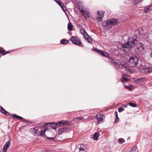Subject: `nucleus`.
<instances>
[{"instance_id": "nucleus-41", "label": "nucleus", "mask_w": 152, "mask_h": 152, "mask_svg": "<svg viewBox=\"0 0 152 152\" xmlns=\"http://www.w3.org/2000/svg\"><path fill=\"white\" fill-rule=\"evenodd\" d=\"M115 115L116 118H118V113L117 111H115Z\"/></svg>"}, {"instance_id": "nucleus-17", "label": "nucleus", "mask_w": 152, "mask_h": 152, "mask_svg": "<svg viewBox=\"0 0 152 152\" xmlns=\"http://www.w3.org/2000/svg\"><path fill=\"white\" fill-rule=\"evenodd\" d=\"M80 32L81 34L83 35L84 38L86 37H88V35L86 32V31L85 29H81L80 30Z\"/></svg>"}, {"instance_id": "nucleus-7", "label": "nucleus", "mask_w": 152, "mask_h": 152, "mask_svg": "<svg viewBox=\"0 0 152 152\" xmlns=\"http://www.w3.org/2000/svg\"><path fill=\"white\" fill-rule=\"evenodd\" d=\"M99 16L97 18V20L98 22H100L102 21L103 19L104 15V12L103 11L99 10L97 12Z\"/></svg>"}, {"instance_id": "nucleus-2", "label": "nucleus", "mask_w": 152, "mask_h": 152, "mask_svg": "<svg viewBox=\"0 0 152 152\" xmlns=\"http://www.w3.org/2000/svg\"><path fill=\"white\" fill-rule=\"evenodd\" d=\"M110 62L117 69L118 68H124L126 71L129 70V67L128 66L127 64L124 62L121 61L120 60H118L116 62L114 61L113 59L110 60Z\"/></svg>"}, {"instance_id": "nucleus-34", "label": "nucleus", "mask_w": 152, "mask_h": 152, "mask_svg": "<svg viewBox=\"0 0 152 152\" xmlns=\"http://www.w3.org/2000/svg\"><path fill=\"white\" fill-rule=\"evenodd\" d=\"M45 130H46L45 129L43 130H42L41 131H39V134L40 135H42V134L43 133H45Z\"/></svg>"}, {"instance_id": "nucleus-9", "label": "nucleus", "mask_w": 152, "mask_h": 152, "mask_svg": "<svg viewBox=\"0 0 152 152\" xmlns=\"http://www.w3.org/2000/svg\"><path fill=\"white\" fill-rule=\"evenodd\" d=\"M70 122L68 121L64 122L63 121H61L59 122L56 124L55 125L56 127L63 126H67L70 124Z\"/></svg>"}, {"instance_id": "nucleus-32", "label": "nucleus", "mask_w": 152, "mask_h": 152, "mask_svg": "<svg viewBox=\"0 0 152 152\" xmlns=\"http://www.w3.org/2000/svg\"><path fill=\"white\" fill-rule=\"evenodd\" d=\"M56 2L59 5H63V3L60 0H56Z\"/></svg>"}, {"instance_id": "nucleus-8", "label": "nucleus", "mask_w": 152, "mask_h": 152, "mask_svg": "<svg viewBox=\"0 0 152 152\" xmlns=\"http://www.w3.org/2000/svg\"><path fill=\"white\" fill-rule=\"evenodd\" d=\"M140 71L142 73H147L152 72V67H148L146 68H140Z\"/></svg>"}, {"instance_id": "nucleus-16", "label": "nucleus", "mask_w": 152, "mask_h": 152, "mask_svg": "<svg viewBox=\"0 0 152 152\" xmlns=\"http://www.w3.org/2000/svg\"><path fill=\"white\" fill-rule=\"evenodd\" d=\"M145 77H143L139 78H134L133 79L134 80V81L137 83H139L141 82L144 81L145 80Z\"/></svg>"}, {"instance_id": "nucleus-46", "label": "nucleus", "mask_w": 152, "mask_h": 152, "mask_svg": "<svg viewBox=\"0 0 152 152\" xmlns=\"http://www.w3.org/2000/svg\"><path fill=\"white\" fill-rule=\"evenodd\" d=\"M128 139H130V138H129H129H128Z\"/></svg>"}, {"instance_id": "nucleus-48", "label": "nucleus", "mask_w": 152, "mask_h": 152, "mask_svg": "<svg viewBox=\"0 0 152 152\" xmlns=\"http://www.w3.org/2000/svg\"><path fill=\"white\" fill-rule=\"evenodd\" d=\"M55 1L56 0H54Z\"/></svg>"}, {"instance_id": "nucleus-30", "label": "nucleus", "mask_w": 152, "mask_h": 152, "mask_svg": "<svg viewBox=\"0 0 152 152\" xmlns=\"http://www.w3.org/2000/svg\"><path fill=\"white\" fill-rule=\"evenodd\" d=\"M122 78L124 81L125 82H127L129 81V79L126 77V75H123Z\"/></svg>"}, {"instance_id": "nucleus-26", "label": "nucleus", "mask_w": 152, "mask_h": 152, "mask_svg": "<svg viewBox=\"0 0 152 152\" xmlns=\"http://www.w3.org/2000/svg\"><path fill=\"white\" fill-rule=\"evenodd\" d=\"M61 42L62 44H66L68 42L67 40L65 39H62L61 40Z\"/></svg>"}, {"instance_id": "nucleus-6", "label": "nucleus", "mask_w": 152, "mask_h": 152, "mask_svg": "<svg viewBox=\"0 0 152 152\" xmlns=\"http://www.w3.org/2000/svg\"><path fill=\"white\" fill-rule=\"evenodd\" d=\"M71 40L73 44L77 45L83 46L80 40L77 39L75 37H72L71 38Z\"/></svg>"}, {"instance_id": "nucleus-21", "label": "nucleus", "mask_w": 152, "mask_h": 152, "mask_svg": "<svg viewBox=\"0 0 152 152\" xmlns=\"http://www.w3.org/2000/svg\"><path fill=\"white\" fill-rule=\"evenodd\" d=\"M38 130V128L37 127L32 128L30 129V131L31 132L35 134L37 133Z\"/></svg>"}, {"instance_id": "nucleus-13", "label": "nucleus", "mask_w": 152, "mask_h": 152, "mask_svg": "<svg viewBox=\"0 0 152 152\" xmlns=\"http://www.w3.org/2000/svg\"><path fill=\"white\" fill-rule=\"evenodd\" d=\"M80 151H87L88 150L87 147L86 145L83 144L78 145Z\"/></svg>"}, {"instance_id": "nucleus-10", "label": "nucleus", "mask_w": 152, "mask_h": 152, "mask_svg": "<svg viewBox=\"0 0 152 152\" xmlns=\"http://www.w3.org/2000/svg\"><path fill=\"white\" fill-rule=\"evenodd\" d=\"M96 118L99 124L102 123L104 119V116L101 114H98L96 115Z\"/></svg>"}, {"instance_id": "nucleus-40", "label": "nucleus", "mask_w": 152, "mask_h": 152, "mask_svg": "<svg viewBox=\"0 0 152 152\" xmlns=\"http://www.w3.org/2000/svg\"><path fill=\"white\" fill-rule=\"evenodd\" d=\"M119 121V118L118 117V118H116V119H115V122H118Z\"/></svg>"}, {"instance_id": "nucleus-4", "label": "nucleus", "mask_w": 152, "mask_h": 152, "mask_svg": "<svg viewBox=\"0 0 152 152\" xmlns=\"http://www.w3.org/2000/svg\"><path fill=\"white\" fill-rule=\"evenodd\" d=\"M118 22V20L115 18H112L107 20L106 22V25L105 22L103 23V25L105 28H110L112 26L115 25Z\"/></svg>"}, {"instance_id": "nucleus-45", "label": "nucleus", "mask_w": 152, "mask_h": 152, "mask_svg": "<svg viewBox=\"0 0 152 152\" xmlns=\"http://www.w3.org/2000/svg\"><path fill=\"white\" fill-rule=\"evenodd\" d=\"M50 138H51L52 139H54L53 138L50 137Z\"/></svg>"}, {"instance_id": "nucleus-14", "label": "nucleus", "mask_w": 152, "mask_h": 152, "mask_svg": "<svg viewBox=\"0 0 152 152\" xmlns=\"http://www.w3.org/2000/svg\"><path fill=\"white\" fill-rule=\"evenodd\" d=\"M10 144V141H8L6 142V144L5 145H4L3 148V151L4 152H6V151L7 149L9 148Z\"/></svg>"}, {"instance_id": "nucleus-38", "label": "nucleus", "mask_w": 152, "mask_h": 152, "mask_svg": "<svg viewBox=\"0 0 152 152\" xmlns=\"http://www.w3.org/2000/svg\"><path fill=\"white\" fill-rule=\"evenodd\" d=\"M61 8H62V9L64 11H65V10H66V8L65 7H64V4H63V5H61V6H60Z\"/></svg>"}, {"instance_id": "nucleus-5", "label": "nucleus", "mask_w": 152, "mask_h": 152, "mask_svg": "<svg viewBox=\"0 0 152 152\" xmlns=\"http://www.w3.org/2000/svg\"><path fill=\"white\" fill-rule=\"evenodd\" d=\"M145 46L142 43H139L136 46V50L138 51V54H140L144 52Z\"/></svg>"}, {"instance_id": "nucleus-25", "label": "nucleus", "mask_w": 152, "mask_h": 152, "mask_svg": "<svg viewBox=\"0 0 152 152\" xmlns=\"http://www.w3.org/2000/svg\"><path fill=\"white\" fill-rule=\"evenodd\" d=\"M125 88L129 89L130 90L132 91L133 88V86L132 85H127L125 86Z\"/></svg>"}, {"instance_id": "nucleus-15", "label": "nucleus", "mask_w": 152, "mask_h": 152, "mask_svg": "<svg viewBox=\"0 0 152 152\" xmlns=\"http://www.w3.org/2000/svg\"><path fill=\"white\" fill-rule=\"evenodd\" d=\"M152 5H148L145 7L144 9V11L145 13L148 12L151 10Z\"/></svg>"}, {"instance_id": "nucleus-11", "label": "nucleus", "mask_w": 152, "mask_h": 152, "mask_svg": "<svg viewBox=\"0 0 152 152\" xmlns=\"http://www.w3.org/2000/svg\"><path fill=\"white\" fill-rule=\"evenodd\" d=\"M80 11L83 13V15L84 17L87 18L90 17V14L89 11L83 10H80Z\"/></svg>"}, {"instance_id": "nucleus-47", "label": "nucleus", "mask_w": 152, "mask_h": 152, "mask_svg": "<svg viewBox=\"0 0 152 152\" xmlns=\"http://www.w3.org/2000/svg\"><path fill=\"white\" fill-rule=\"evenodd\" d=\"M121 81H122V82H123V81H122V80H121Z\"/></svg>"}, {"instance_id": "nucleus-35", "label": "nucleus", "mask_w": 152, "mask_h": 152, "mask_svg": "<svg viewBox=\"0 0 152 152\" xmlns=\"http://www.w3.org/2000/svg\"><path fill=\"white\" fill-rule=\"evenodd\" d=\"M96 51L98 53H99V54H100L102 56L103 51H102L99 49H96Z\"/></svg>"}, {"instance_id": "nucleus-28", "label": "nucleus", "mask_w": 152, "mask_h": 152, "mask_svg": "<svg viewBox=\"0 0 152 152\" xmlns=\"http://www.w3.org/2000/svg\"><path fill=\"white\" fill-rule=\"evenodd\" d=\"M12 117L13 118H15L19 119H20L22 120L23 119V118L21 117L18 116L16 115L13 114L12 115Z\"/></svg>"}, {"instance_id": "nucleus-42", "label": "nucleus", "mask_w": 152, "mask_h": 152, "mask_svg": "<svg viewBox=\"0 0 152 152\" xmlns=\"http://www.w3.org/2000/svg\"><path fill=\"white\" fill-rule=\"evenodd\" d=\"M52 123H46V125H49L50 124Z\"/></svg>"}, {"instance_id": "nucleus-24", "label": "nucleus", "mask_w": 152, "mask_h": 152, "mask_svg": "<svg viewBox=\"0 0 152 152\" xmlns=\"http://www.w3.org/2000/svg\"><path fill=\"white\" fill-rule=\"evenodd\" d=\"M73 26L72 25V24L71 23L69 22L68 23V26H67V28L68 30L69 31H72L73 28Z\"/></svg>"}, {"instance_id": "nucleus-36", "label": "nucleus", "mask_w": 152, "mask_h": 152, "mask_svg": "<svg viewBox=\"0 0 152 152\" xmlns=\"http://www.w3.org/2000/svg\"><path fill=\"white\" fill-rule=\"evenodd\" d=\"M129 105L130 106L133 107H136V104L135 103H130L129 104Z\"/></svg>"}, {"instance_id": "nucleus-12", "label": "nucleus", "mask_w": 152, "mask_h": 152, "mask_svg": "<svg viewBox=\"0 0 152 152\" xmlns=\"http://www.w3.org/2000/svg\"><path fill=\"white\" fill-rule=\"evenodd\" d=\"M69 130V128L66 127H60L59 129V132L61 134L63 132H66Z\"/></svg>"}, {"instance_id": "nucleus-27", "label": "nucleus", "mask_w": 152, "mask_h": 152, "mask_svg": "<svg viewBox=\"0 0 152 152\" xmlns=\"http://www.w3.org/2000/svg\"><path fill=\"white\" fill-rule=\"evenodd\" d=\"M102 56L108 57H109V54L106 51H103Z\"/></svg>"}, {"instance_id": "nucleus-20", "label": "nucleus", "mask_w": 152, "mask_h": 152, "mask_svg": "<svg viewBox=\"0 0 152 152\" xmlns=\"http://www.w3.org/2000/svg\"><path fill=\"white\" fill-rule=\"evenodd\" d=\"M89 43L91 44L92 42V38L89 36L88 35V37H85L84 38Z\"/></svg>"}, {"instance_id": "nucleus-18", "label": "nucleus", "mask_w": 152, "mask_h": 152, "mask_svg": "<svg viewBox=\"0 0 152 152\" xmlns=\"http://www.w3.org/2000/svg\"><path fill=\"white\" fill-rule=\"evenodd\" d=\"M75 120H77L78 121H80L81 120H83V122H87L88 121L87 120V119H85L83 117H77L75 118L74 119Z\"/></svg>"}, {"instance_id": "nucleus-33", "label": "nucleus", "mask_w": 152, "mask_h": 152, "mask_svg": "<svg viewBox=\"0 0 152 152\" xmlns=\"http://www.w3.org/2000/svg\"><path fill=\"white\" fill-rule=\"evenodd\" d=\"M118 141L120 144H121L124 142L125 140L123 139H119Z\"/></svg>"}, {"instance_id": "nucleus-23", "label": "nucleus", "mask_w": 152, "mask_h": 152, "mask_svg": "<svg viewBox=\"0 0 152 152\" xmlns=\"http://www.w3.org/2000/svg\"><path fill=\"white\" fill-rule=\"evenodd\" d=\"M99 137V135L98 134L97 132H96L93 135V139L95 140H97L98 139Z\"/></svg>"}, {"instance_id": "nucleus-31", "label": "nucleus", "mask_w": 152, "mask_h": 152, "mask_svg": "<svg viewBox=\"0 0 152 152\" xmlns=\"http://www.w3.org/2000/svg\"><path fill=\"white\" fill-rule=\"evenodd\" d=\"M137 147L136 146H134L132 148V149L130 151H128V152H135V151Z\"/></svg>"}, {"instance_id": "nucleus-19", "label": "nucleus", "mask_w": 152, "mask_h": 152, "mask_svg": "<svg viewBox=\"0 0 152 152\" xmlns=\"http://www.w3.org/2000/svg\"><path fill=\"white\" fill-rule=\"evenodd\" d=\"M132 1L133 4L134 5H136L142 2L143 0H129Z\"/></svg>"}, {"instance_id": "nucleus-3", "label": "nucleus", "mask_w": 152, "mask_h": 152, "mask_svg": "<svg viewBox=\"0 0 152 152\" xmlns=\"http://www.w3.org/2000/svg\"><path fill=\"white\" fill-rule=\"evenodd\" d=\"M139 59L138 57L135 56L130 57L128 61L129 65L132 67H134L138 63Z\"/></svg>"}, {"instance_id": "nucleus-37", "label": "nucleus", "mask_w": 152, "mask_h": 152, "mask_svg": "<svg viewBox=\"0 0 152 152\" xmlns=\"http://www.w3.org/2000/svg\"><path fill=\"white\" fill-rule=\"evenodd\" d=\"M124 109L122 107H120L118 109V112L120 113L124 110Z\"/></svg>"}, {"instance_id": "nucleus-44", "label": "nucleus", "mask_w": 152, "mask_h": 152, "mask_svg": "<svg viewBox=\"0 0 152 152\" xmlns=\"http://www.w3.org/2000/svg\"><path fill=\"white\" fill-rule=\"evenodd\" d=\"M151 34H149V36H148V37L147 38V39H148V38L149 37H150Z\"/></svg>"}, {"instance_id": "nucleus-1", "label": "nucleus", "mask_w": 152, "mask_h": 152, "mask_svg": "<svg viewBox=\"0 0 152 152\" xmlns=\"http://www.w3.org/2000/svg\"><path fill=\"white\" fill-rule=\"evenodd\" d=\"M137 43V41L135 37H129L126 42L122 45L123 50L125 53H127L131 50V48L134 47Z\"/></svg>"}, {"instance_id": "nucleus-39", "label": "nucleus", "mask_w": 152, "mask_h": 152, "mask_svg": "<svg viewBox=\"0 0 152 152\" xmlns=\"http://www.w3.org/2000/svg\"><path fill=\"white\" fill-rule=\"evenodd\" d=\"M4 50L3 49H0V53H2L3 55H4L6 54V53H4Z\"/></svg>"}, {"instance_id": "nucleus-22", "label": "nucleus", "mask_w": 152, "mask_h": 152, "mask_svg": "<svg viewBox=\"0 0 152 152\" xmlns=\"http://www.w3.org/2000/svg\"><path fill=\"white\" fill-rule=\"evenodd\" d=\"M1 112L4 115H9V113L6 111L2 107H1Z\"/></svg>"}, {"instance_id": "nucleus-29", "label": "nucleus", "mask_w": 152, "mask_h": 152, "mask_svg": "<svg viewBox=\"0 0 152 152\" xmlns=\"http://www.w3.org/2000/svg\"><path fill=\"white\" fill-rule=\"evenodd\" d=\"M75 151V152H81L78 145L76 147Z\"/></svg>"}, {"instance_id": "nucleus-43", "label": "nucleus", "mask_w": 152, "mask_h": 152, "mask_svg": "<svg viewBox=\"0 0 152 152\" xmlns=\"http://www.w3.org/2000/svg\"><path fill=\"white\" fill-rule=\"evenodd\" d=\"M122 106L123 107H125V108H126V107H127L126 105H124V104L123 105H122Z\"/></svg>"}]
</instances>
